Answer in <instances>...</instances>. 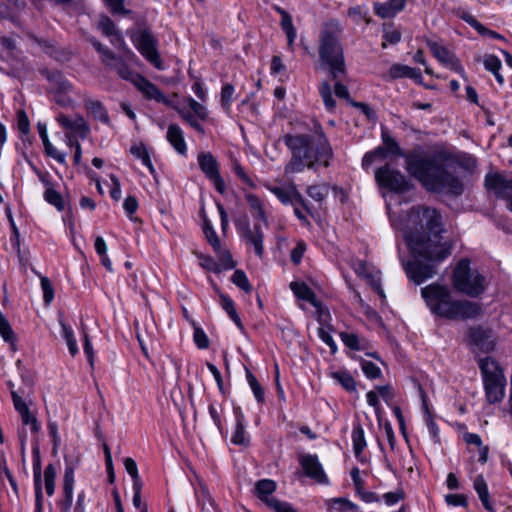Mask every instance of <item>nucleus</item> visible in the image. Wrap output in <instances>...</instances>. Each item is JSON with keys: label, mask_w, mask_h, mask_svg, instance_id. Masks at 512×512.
<instances>
[{"label": "nucleus", "mask_w": 512, "mask_h": 512, "mask_svg": "<svg viewBox=\"0 0 512 512\" xmlns=\"http://www.w3.org/2000/svg\"><path fill=\"white\" fill-rule=\"evenodd\" d=\"M404 238L413 260L404 263L407 277L420 285L437 273L439 263L452 253V246L441 241L444 232L442 217L435 209L414 206L406 214Z\"/></svg>", "instance_id": "1"}, {"label": "nucleus", "mask_w": 512, "mask_h": 512, "mask_svg": "<svg viewBox=\"0 0 512 512\" xmlns=\"http://www.w3.org/2000/svg\"><path fill=\"white\" fill-rule=\"evenodd\" d=\"M381 139L387 153L403 157L407 172L418 180L426 190L437 193L447 192L454 196L463 193L464 187L461 180L450 171L446 164V154H425L420 149H413L405 153L398 142L383 128Z\"/></svg>", "instance_id": "2"}, {"label": "nucleus", "mask_w": 512, "mask_h": 512, "mask_svg": "<svg viewBox=\"0 0 512 512\" xmlns=\"http://www.w3.org/2000/svg\"><path fill=\"white\" fill-rule=\"evenodd\" d=\"M283 140L292 154L285 166L286 175L300 173L305 167L316 171L318 164L330 165L333 150L320 126L312 134H287Z\"/></svg>", "instance_id": "3"}, {"label": "nucleus", "mask_w": 512, "mask_h": 512, "mask_svg": "<svg viewBox=\"0 0 512 512\" xmlns=\"http://www.w3.org/2000/svg\"><path fill=\"white\" fill-rule=\"evenodd\" d=\"M421 296L432 314L447 320L475 319L483 314L480 303L453 297L447 285L432 283L421 288Z\"/></svg>", "instance_id": "4"}, {"label": "nucleus", "mask_w": 512, "mask_h": 512, "mask_svg": "<svg viewBox=\"0 0 512 512\" xmlns=\"http://www.w3.org/2000/svg\"><path fill=\"white\" fill-rule=\"evenodd\" d=\"M340 22L336 19L327 21L319 35V66L328 72L331 80L346 76L344 50L340 43Z\"/></svg>", "instance_id": "5"}, {"label": "nucleus", "mask_w": 512, "mask_h": 512, "mask_svg": "<svg viewBox=\"0 0 512 512\" xmlns=\"http://www.w3.org/2000/svg\"><path fill=\"white\" fill-rule=\"evenodd\" d=\"M453 286L469 297H478L484 293L487 282L485 276L472 270L469 259H461L453 271Z\"/></svg>", "instance_id": "6"}, {"label": "nucleus", "mask_w": 512, "mask_h": 512, "mask_svg": "<svg viewBox=\"0 0 512 512\" xmlns=\"http://www.w3.org/2000/svg\"><path fill=\"white\" fill-rule=\"evenodd\" d=\"M479 368L483 377L485 394L489 403L500 402L504 398L506 378L499 364L490 357L480 359Z\"/></svg>", "instance_id": "7"}, {"label": "nucleus", "mask_w": 512, "mask_h": 512, "mask_svg": "<svg viewBox=\"0 0 512 512\" xmlns=\"http://www.w3.org/2000/svg\"><path fill=\"white\" fill-rule=\"evenodd\" d=\"M130 38L140 54L157 70H164V64L157 49L158 40L151 29L138 27L130 33Z\"/></svg>", "instance_id": "8"}, {"label": "nucleus", "mask_w": 512, "mask_h": 512, "mask_svg": "<svg viewBox=\"0 0 512 512\" xmlns=\"http://www.w3.org/2000/svg\"><path fill=\"white\" fill-rule=\"evenodd\" d=\"M375 180L380 187L389 189L394 192H404L409 189V182L398 169L393 168L390 164L376 169Z\"/></svg>", "instance_id": "9"}, {"label": "nucleus", "mask_w": 512, "mask_h": 512, "mask_svg": "<svg viewBox=\"0 0 512 512\" xmlns=\"http://www.w3.org/2000/svg\"><path fill=\"white\" fill-rule=\"evenodd\" d=\"M236 228L241 231L246 244L253 246L255 254L262 258L264 254V233L261 226L255 223L251 228L249 221L243 220L236 222Z\"/></svg>", "instance_id": "10"}, {"label": "nucleus", "mask_w": 512, "mask_h": 512, "mask_svg": "<svg viewBox=\"0 0 512 512\" xmlns=\"http://www.w3.org/2000/svg\"><path fill=\"white\" fill-rule=\"evenodd\" d=\"M198 164L206 177L212 181L214 188L220 194H224L226 191V185L219 173V166L213 155L211 153H200L198 155Z\"/></svg>", "instance_id": "11"}, {"label": "nucleus", "mask_w": 512, "mask_h": 512, "mask_svg": "<svg viewBox=\"0 0 512 512\" xmlns=\"http://www.w3.org/2000/svg\"><path fill=\"white\" fill-rule=\"evenodd\" d=\"M266 188L275 195L283 205H300L304 210L310 213V208L303 195L299 192L294 183L289 184L287 187H279L266 185Z\"/></svg>", "instance_id": "12"}, {"label": "nucleus", "mask_w": 512, "mask_h": 512, "mask_svg": "<svg viewBox=\"0 0 512 512\" xmlns=\"http://www.w3.org/2000/svg\"><path fill=\"white\" fill-rule=\"evenodd\" d=\"M427 46L429 47L433 56L440 63H442L444 66L451 69L452 71L460 74L462 77H465V70L454 53H452L446 47L433 40H428Z\"/></svg>", "instance_id": "13"}, {"label": "nucleus", "mask_w": 512, "mask_h": 512, "mask_svg": "<svg viewBox=\"0 0 512 512\" xmlns=\"http://www.w3.org/2000/svg\"><path fill=\"white\" fill-rule=\"evenodd\" d=\"M299 463L307 477L318 484H329V479L316 454H301L299 456Z\"/></svg>", "instance_id": "14"}, {"label": "nucleus", "mask_w": 512, "mask_h": 512, "mask_svg": "<svg viewBox=\"0 0 512 512\" xmlns=\"http://www.w3.org/2000/svg\"><path fill=\"white\" fill-rule=\"evenodd\" d=\"M485 186L497 198L507 202L512 198V178H507L501 173H488L485 176Z\"/></svg>", "instance_id": "15"}, {"label": "nucleus", "mask_w": 512, "mask_h": 512, "mask_svg": "<svg viewBox=\"0 0 512 512\" xmlns=\"http://www.w3.org/2000/svg\"><path fill=\"white\" fill-rule=\"evenodd\" d=\"M468 342L474 348L483 352H489L494 347L492 331L481 326H473L467 332Z\"/></svg>", "instance_id": "16"}, {"label": "nucleus", "mask_w": 512, "mask_h": 512, "mask_svg": "<svg viewBox=\"0 0 512 512\" xmlns=\"http://www.w3.org/2000/svg\"><path fill=\"white\" fill-rule=\"evenodd\" d=\"M133 85L139 92H141L143 97L147 100H155L159 103L168 102L163 92L154 83H152L143 75L137 77Z\"/></svg>", "instance_id": "17"}, {"label": "nucleus", "mask_w": 512, "mask_h": 512, "mask_svg": "<svg viewBox=\"0 0 512 512\" xmlns=\"http://www.w3.org/2000/svg\"><path fill=\"white\" fill-rule=\"evenodd\" d=\"M74 466L67 465L65 467L63 477V499L60 501V509L62 512H70L73 502V490H74Z\"/></svg>", "instance_id": "18"}, {"label": "nucleus", "mask_w": 512, "mask_h": 512, "mask_svg": "<svg viewBox=\"0 0 512 512\" xmlns=\"http://www.w3.org/2000/svg\"><path fill=\"white\" fill-rule=\"evenodd\" d=\"M109 69L116 72V74L123 80L129 81L134 84L136 78L141 74L134 72L129 65L124 61V59L120 56L114 54V59H109L108 62L104 64Z\"/></svg>", "instance_id": "19"}, {"label": "nucleus", "mask_w": 512, "mask_h": 512, "mask_svg": "<svg viewBox=\"0 0 512 512\" xmlns=\"http://www.w3.org/2000/svg\"><path fill=\"white\" fill-rule=\"evenodd\" d=\"M406 0H388L384 3H375L374 11L379 17L392 18L405 8Z\"/></svg>", "instance_id": "20"}, {"label": "nucleus", "mask_w": 512, "mask_h": 512, "mask_svg": "<svg viewBox=\"0 0 512 512\" xmlns=\"http://www.w3.org/2000/svg\"><path fill=\"white\" fill-rule=\"evenodd\" d=\"M458 17L463 20L465 23L474 28L480 35L487 36L493 39L503 40L504 37L500 35L498 32L493 31L485 27L482 23H480L473 15H471L467 11H460L458 13Z\"/></svg>", "instance_id": "21"}, {"label": "nucleus", "mask_w": 512, "mask_h": 512, "mask_svg": "<svg viewBox=\"0 0 512 512\" xmlns=\"http://www.w3.org/2000/svg\"><path fill=\"white\" fill-rule=\"evenodd\" d=\"M166 138L171 146L181 155L187 152V146L184 139L182 129L177 124H170L168 126Z\"/></svg>", "instance_id": "22"}, {"label": "nucleus", "mask_w": 512, "mask_h": 512, "mask_svg": "<svg viewBox=\"0 0 512 512\" xmlns=\"http://www.w3.org/2000/svg\"><path fill=\"white\" fill-rule=\"evenodd\" d=\"M274 9L281 16L280 26L283 32L286 34L288 46L292 48L297 36L296 29L293 25L292 17L284 8L280 6H275Z\"/></svg>", "instance_id": "23"}, {"label": "nucleus", "mask_w": 512, "mask_h": 512, "mask_svg": "<svg viewBox=\"0 0 512 512\" xmlns=\"http://www.w3.org/2000/svg\"><path fill=\"white\" fill-rule=\"evenodd\" d=\"M290 289L297 298L309 302L314 307H318L319 301L315 293L306 283L293 281L290 283Z\"/></svg>", "instance_id": "24"}, {"label": "nucleus", "mask_w": 512, "mask_h": 512, "mask_svg": "<svg viewBox=\"0 0 512 512\" xmlns=\"http://www.w3.org/2000/svg\"><path fill=\"white\" fill-rule=\"evenodd\" d=\"M473 487L478 494V497L484 506V508L489 512H496L493 508V505L490 501V494L488 491L487 483L482 475H478L473 483Z\"/></svg>", "instance_id": "25"}, {"label": "nucleus", "mask_w": 512, "mask_h": 512, "mask_svg": "<svg viewBox=\"0 0 512 512\" xmlns=\"http://www.w3.org/2000/svg\"><path fill=\"white\" fill-rule=\"evenodd\" d=\"M231 442L239 446H248L250 444V437L245 430L244 416L242 413H236V425L233 432Z\"/></svg>", "instance_id": "26"}, {"label": "nucleus", "mask_w": 512, "mask_h": 512, "mask_svg": "<svg viewBox=\"0 0 512 512\" xmlns=\"http://www.w3.org/2000/svg\"><path fill=\"white\" fill-rule=\"evenodd\" d=\"M326 506L330 512L358 511V506L344 497L331 498L326 500Z\"/></svg>", "instance_id": "27"}, {"label": "nucleus", "mask_w": 512, "mask_h": 512, "mask_svg": "<svg viewBox=\"0 0 512 512\" xmlns=\"http://www.w3.org/2000/svg\"><path fill=\"white\" fill-rule=\"evenodd\" d=\"M389 75L393 79L397 78H410V79H419L421 78L420 70L416 68H412L407 65L402 64H393L389 69Z\"/></svg>", "instance_id": "28"}, {"label": "nucleus", "mask_w": 512, "mask_h": 512, "mask_svg": "<svg viewBox=\"0 0 512 512\" xmlns=\"http://www.w3.org/2000/svg\"><path fill=\"white\" fill-rule=\"evenodd\" d=\"M245 199L253 212L254 217L258 218L265 225L268 224V218L263 206L262 200L255 194H245Z\"/></svg>", "instance_id": "29"}, {"label": "nucleus", "mask_w": 512, "mask_h": 512, "mask_svg": "<svg viewBox=\"0 0 512 512\" xmlns=\"http://www.w3.org/2000/svg\"><path fill=\"white\" fill-rule=\"evenodd\" d=\"M257 497L267 505V500L273 498L271 494L276 490V483L271 479L259 480L255 485Z\"/></svg>", "instance_id": "30"}, {"label": "nucleus", "mask_w": 512, "mask_h": 512, "mask_svg": "<svg viewBox=\"0 0 512 512\" xmlns=\"http://www.w3.org/2000/svg\"><path fill=\"white\" fill-rule=\"evenodd\" d=\"M85 107L95 119L105 124L109 123L110 120L107 110L100 101L92 99L85 100Z\"/></svg>", "instance_id": "31"}, {"label": "nucleus", "mask_w": 512, "mask_h": 512, "mask_svg": "<svg viewBox=\"0 0 512 512\" xmlns=\"http://www.w3.org/2000/svg\"><path fill=\"white\" fill-rule=\"evenodd\" d=\"M41 179L46 185H49L44 192L45 201H47L50 205H53L58 211H63L65 205L62 195L56 191L48 181H45L42 177Z\"/></svg>", "instance_id": "32"}, {"label": "nucleus", "mask_w": 512, "mask_h": 512, "mask_svg": "<svg viewBox=\"0 0 512 512\" xmlns=\"http://www.w3.org/2000/svg\"><path fill=\"white\" fill-rule=\"evenodd\" d=\"M202 218H203V232L205 234V237L207 241L210 243V245L213 247L215 251H218L220 249V241L219 238L210 222V220L205 215L204 208H202L201 211Z\"/></svg>", "instance_id": "33"}, {"label": "nucleus", "mask_w": 512, "mask_h": 512, "mask_svg": "<svg viewBox=\"0 0 512 512\" xmlns=\"http://www.w3.org/2000/svg\"><path fill=\"white\" fill-rule=\"evenodd\" d=\"M352 442H353V450L356 457L363 452L366 447V440L364 429L360 424H356L352 430Z\"/></svg>", "instance_id": "34"}, {"label": "nucleus", "mask_w": 512, "mask_h": 512, "mask_svg": "<svg viewBox=\"0 0 512 512\" xmlns=\"http://www.w3.org/2000/svg\"><path fill=\"white\" fill-rule=\"evenodd\" d=\"M422 406H423V409L425 412V421H426V425H427L429 434H430L433 442L438 444V443H440L439 428H438L436 422L434 421V419L431 415V412L428 408L427 402L425 400V395H423Z\"/></svg>", "instance_id": "35"}, {"label": "nucleus", "mask_w": 512, "mask_h": 512, "mask_svg": "<svg viewBox=\"0 0 512 512\" xmlns=\"http://www.w3.org/2000/svg\"><path fill=\"white\" fill-rule=\"evenodd\" d=\"M246 380L253 392V395L258 404H263L265 402V392L255 375L249 370L246 369Z\"/></svg>", "instance_id": "36"}, {"label": "nucleus", "mask_w": 512, "mask_h": 512, "mask_svg": "<svg viewBox=\"0 0 512 512\" xmlns=\"http://www.w3.org/2000/svg\"><path fill=\"white\" fill-rule=\"evenodd\" d=\"M332 377L347 392H356V381L348 371H337L332 373Z\"/></svg>", "instance_id": "37"}, {"label": "nucleus", "mask_w": 512, "mask_h": 512, "mask_svg": "<svg viewBox=\"0 0 512 512\" xmlns=\"http://www.w3.org/2000/svg\"><path fill=\"white\" fill-rule=\"evenodd\" d=\"M43 73L45 74L49 82L56 86L59 89V91L66 92L71 89V83L67 79H65L59 71H45Z\"/></svg>", "instance_id": "38"}, {"label": "nucleus", "mask_w": 512, "mask_h": 512, "mask_svg": "<svg viewBox=\"0 0 512 512\" xmlns=\"http://www.w3.org/2000/svg\"><path fill=\"white\" fill-rule=\"evenodd\" d=\"M319 94L327 110L331 111L336 107V101L332 96V88L328 81L324 80L319 86Z\"/></svg>", "instance_id": "39"}, {"label": "nucleus", "mask_w": 512, "mask_h": 512, "mask_svg": "<svg viewBox=\"0 0 512 512\" xmlns=\"http://www.w3.org/2000/svg\"><path fill=\"white\" fill-rule=\"evenodd\" d=\"M62 326V335L65 339L69 352L72 356H75L78 353V345L76 338L74 336V332L70 326H67L65 323H61Z\"/></svg>", "instance_id": "40"}, {"label": "nucleus", "mask_w": 512, "mask_h": 512, "mask_svg": "<svg viewBox=\"0 0 512 512\" xmlns=\"http://www.w3.org/2000/svg\"><path fill=\"white\" fill-rule=\"evenodd\" d=\"M55 478H56V469L53 464H49L46 466L44 470V482H45V490L48 496H52L55 492Z\"/></svg>", "instance_id": "41"}, {"label": "nucleus", "mask_w": 512, "mask_h": 512, "mask_svg": "<svg viewBox=\"0 0 512 512\" xmlns=\"http://www.w3.org/2000/svg\"><path fill=\"white\" fill-rule=\"evenodd\" d=\"M340 339L344 343L346 347L354 351H360L363 349V346L360 343V339L355 333L348 332H340Z\"/></svg>", "instance_id": "42"}, {"label": "nucleus", "mask_w": 512, "mask_h": 512, "mask_svg": "<svg viewBox=\"0 0 512 512\" xmlns=\"http://www.w3.org/2000/svg\"><path fill=\"white\" fill-rule=\"evenodd\" d=\"M333 330L331 325H327L326 327H319L318 328V337L329 346L331 353L335 354L338 350L337 345L331 336V331Z\"/></svg>", "instance_id": "43"}, {"label": "nucleus", "mask_w": 512, "mask_h": 512, "mask_svg": "<svg viewBox=\"0 0 512 512\" xmlns=\"http://www.w3.org/2000/svg\"><path fill=\"white\" fill-rule=\"evenodd\" d=\"M231 281L234 285L245 292H250L252 290V286L247 278V275L242 270H235L231 277Z\"/></svg>", "instance_id": "44"}, {"label": "nucleus", "mask_w": 512, "mask_h": 512, "mask_svg": "<svg viewBox=\"0 0 512 512\" xmlns=\"http://www.w3.org/2000/svg\"><path fill=\"white\" fill-rule=\"evenodd\" d=\"M33 472H34L35 493H37L38 488L40 490H42L41 459H40L38 448L33 449Z\"/></svg>", "instance_id": "45"}, {"label": "nucleus", "mask_w": 512, "mask_h": 512, "mask_svg": "<svg viewBox=\"0 0 512 512\" xmlns=\"http://www.w3.org/2000/svg\"><path fill=\"white\" fill-rule=\"evenodd\" d=\"M309 197L317 202H321L328 194V187L325 184L311 185L306 189Z\"/></svg>", "instance_id": "46"}, {"label": "nucleus", "mask_w": 512, "mask_h": 512, "mask_svg": "<svg viewBox=\"0 0 512 512\" xmlns=\"http://www.w3.org/2000/svg\"><path fill=\"white\" fill-rule=\"evenodd\" d=\"M235 88L232 84H225L221 90V105L225 111H229L233 102Z\"/></svg>", "instance_id": "47"}, {"label": "nucleus", "mask_w": 512, "mask_h": 512, "mask_svg": "<svg viewBox=\"0 0 512 512\" xmlns=\"http://www.w3.org/2000/svg\"><path fill=\"white\" fill-rule=\"evenodd\" d=\"M361 369L365 376L369 379H377L381 376V369L373 362L361 360Z\"/></svg>", "instance_id": "48"}, {"label": "nucleus", "mask_w": 512, "mask_h": 512, "mask_svg": "<svg viewBox=\"0 0 512 512\" xmlns=\"http://www.w3.org/2000/svg\"><path fill=\"white\" fill-rule=\"evenodd\" d=\"M267 506L275 512H297L289 502L277 498L267 500Z\"/></svg>", "instance_id": "49"}, {"label": "nucleus", "mask_w": 512, "mask_h": 512, "mask_svg": "<svg viewBox=\"0 0 512 512\" xmlns=\"http://www.w3.org/2000/svg\"><path fill=\"white\" fill-rule=\"evenodd\" d=\"M482 62L485 69L491 73L500 71L502 67L501 60L493 54L485 55Z\"/></svg>", "instance_id": "50"}, {"label": "nucleus", "mask_w": 512, "mask_h": 512, "mask_svg": "<svg viewBox=\"0 0 512 512\" xmlns=\"http://www.w3.org/2000/svg\"><path fill=\"white\" fill-rule=\"evenodd\" d=\"M69 131L78 133L82 138H85L89 132V128L82 116H76L72 120V127H70Z\"/></svg>", "instance_id": "51"}, {"label": "nucleus", "mask_w": 512, "mask_h": 512, "mask_svg": "<svg viewBox=\"0 0 512 512\" xmlns=\"http://www.w3.org/2000/svg\"><path fill=\"white\" fill-rule=\"evenodd\" d=\"M41 289L43 291V299L46 304H50L54 299V288L50 280L45 276H40Z\"/></svg>", "instance_id": "52"}, {"label": "nucleus", "mask_w": 512, "mask_h": 512, "mask_svg": "<svg viewBox=\"0 0 512 512\" xmlns=\"http://www.w3.org/2000/svg\"><path fill=\"white\" fill-rule=\"evenodd\" d=\"M193 339L199 349H207L209 347V339L204 330L200 327H195Z\"/></svg>", "instance_id": "53"}, {"label": "nucleus", "mask_w": 512, "mask_h": 512, "mask_svg": "<svg viewBox=\"0 0 512 512\" xmlns=\"http://www.w3.org/2000/svg\"><path fill=\"white\" fill-rule=\"evenodd\" d=\"M405 498V492L403 489H397L396 491L387 492L382 496L384 503L387 506H393L397 504L399 501Z\"/></svg>", "instance_id": "54"}, {"label": "nucleus", "mask_w": 512, "mask_h": 512, "mask_svg": "<svg viewBox=\"0 0 512 512\" xmlns=\"http://www.w3.org/2000/svg\"><path fill=\"white\" fill-rule=\"evenodd\" d=\"M178 112L181 118L185 120L197 132L202 134L205 132L204 127L197 121V119L191 112L186 110H179Z\"/></svg>", "instance_id": "55"}, {"label": "nucleus", "mask_w": 512, "mask_h": 512, "mask_svg": "<svg viewBox=\"0 0 512 512\" xmlns=\"http://www.w3.org/2000/svg\"><path fill=\"white\" fill-rule=\"evenodd\" d=\"M99 27L102 33L106 36L117 34L114 22L108 16H102L99 21Z\"/></svg>", "instance_id": "56"}, {"label": "nucleus", "mask_w": 512, "mask_h": 512, "mask_svg": "<svg viewBox=\"0 0 512 512\" xmlns=\"http://www.w3.org/2000/svg\"><path fill=\"white\" fill-rule=\"evenodd\" d=\"M188 104L190 109L193 111L196 117H198L201 120H206L208 118V112L204 105L200 104L193 98H189Z\"/></svg>", "instance_id": "57"}, {"label": "nucleus", "mask_w": 512, "mask_h": 512, "mask_svg": "<svg viewBox=\"0 0 512 512\" xmlns=\"http://www.w3.org/2000/svg\"><path fill=\"white\" fill-rule=\"evenodd\" d=\"M47 156L55 159L60 164H66V153L60 152L51 142L43 145Z\"/></svg>", "instance_id": "58"}, {"label": "nucleus", "mask_w": 512, "mask_h": 512, "mask_svg": "<svg viewBox=\"0 0 512 512\" xmlns=\"http://www.w3.org/2000/svg\"><path fill=\"white\" fill-rule=\"evenodd\" d=\"M93 47L100 53V59L103 64L108 62L109 59H114V52L104 46L102 43H100L97 40L92 41Z\"/></svg>", "instance_id": "59"}, {"label": "nucleus", "mask_w": 512, "mask_h": 512, "mask_svg": "<svg viewBox=\"0 0 512 512\" xmlns=\"http://www.w3.org/2000/svg\"><path fill=\"white\" fill-rule=\"evenodd\" d=\"M106 5L110 8L114 14L128 15L130 10L125 9L124 0H105Z\"/></svg>", "instance_id": "60"}, {"label": "nucleus", "mask_w": 512, "mask_h": 512, "mask_svg": "<svg viewBox=\"0 0 512 512\" xmlns=\"http://www.w3.org/2000/svg\"><path fill=\"white\" fill-rule=\"evenodd\" d=\"M200 265L208 270V271H211V272H214V273H220L221 272V268H220V264L217 263L212 257L210 256H201L200 257Z\"/></svg>", "instance_id": "61"}, {"label": "nucleus", "mask_w": 512, "mask_h": 512, "mask_svg": "<svg viewBox=\"0 0 512 512\" xmlns=\"http://www.w3.org/2000/svg\"><path fill=\"white\" fill-rule=\"evenodd\" d=\"M445 501L451 506L467 507L468 501L463 494H448L445 496Z\"/></svg>", "instance_id": "62"}, {"label": "nucleus", "mask_w": 512, "mask_h": 512, "mask_svg": "<svg viewBox=\"0 0 512 512\" xmlns=\"http://www.w3.org/2000/svg\"><path fill=\"white\" fill-rule=\"evenodd\" d=\"M0 335L3 338V340L7 343H9L11 350L16 351V336L14 331L11 328V325L7 326L4 329L0 330Z\"/></svg>", "instance_id": "63"}, {"label": "nucleus", "mask_w": 512, "mask_h": 512, "mask_svg": "<svg viewBox=\"0 0 512 512\" xmlns=\"http://www.w3.org/2000/svg\"><path fill=\"white\" fill-rule=\"evenodd\" d=\"M0 335L3 338V340L7 343H9L11 350L16 351V336L14 331L11 328V325L7 326L4 329L0 330Z\"/></svg>", "instance_id": "64"}]
</instances>
